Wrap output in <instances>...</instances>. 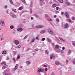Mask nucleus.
<instances>
[{"label": "nucleus", "mask_w": 75, "mask_h": 75, "mask_svg": "<svg viewBox=\"0 0 75 75\" xmlns=\"http://www.w3.org/2000/svg\"><path fill=\"white\" fill-rule=\"evenodd\" d=\"M14 43L16 45H18L19 44V42L17 40H15Z\"/></svg>", "instance_id": "423d86ee"}, {"label": "nucleus", "mask_w": 75, "mask_h": 75, "mask_svg": "<svg viewBox=\"0 0 75 75\" xmlns=\"http://www.w3.org/2000/svg\"><path fill=\"white\" fill-rule=\"evenodd\" d=\"M41 68H39L38 69V72H41Z\"/></svg>", "instance_id": "6ab92c4d"}, {"label": "nucleus", "mask_w": 75, "mask_h": 75, "mask_svg": "<svg viewBox=\"0 0 75 75\" xmlns=\"http://www.w3.org/2000/svg\"><path fill=\"white\" fill-rule=\"evenodd\" d=\"M54 18H56V17H57V16L54 15Z\"/></svg>", "instance_id": "13d9d810"}, {"label": "nucleus", "mask_w": 75, "mask_h": 75, "mask_svg": "<svg viewBox=\"0 0 75 75\" xmlns=\"http://www.w3.org/2000/svg\"><path fill=\"white\" fill-rule=\"evenodd\" d=\"M10 28L11 30H13L14 29V26L13 25H11L10 26Z\"/></svg>", "instance_id": "dca6fc26"}, {"label": "nucleus", "mask_w": 75, "mask_h": 75, "mask_svg": "<svg viewBox=\"0 0 75 75\" xmlns=\"http://www.w3.org/2000/svg\"><path fill=\"white\" fill-rule=\"evenodd\" d=\"M59 39H60V40H61V41H64H64H65V40H63V39H62V38H59Z\"/></svg>", "instance_id": "bb28decb"}, {"label": "nucleus", "mask_w": 75, "mask_h": 75, "mask_svg": "<svg viewBox=\"0 0 75 75\" xmlns=\"http://www.w3.org/2000/svg\"><path fill=\"white\" fill-rule=\"evenodd\" d=\"M35 50L36 51H38V49H35Z\"/></svg>", "instance_id": "603ef678"}, {"label": "nucleus", "mask_w": 75, "mask_h": 75, "mask_svg": "<svg viewBox=\"0 0 75 75\" xmlns=\"http://www.w3.org/2000/svg\"><path fill=\"white\" fill-rule=\"evenodd\" d=\"M69 62V61L68 60H67L66 61V64H68Z\"/></svg>", "instance_id": "de8ad7c7"}, {"label": "nucleus", "mask_w": 75, "mask_h": 75, "mask_svg": "<svg viewBox=\"0 0 75 75\" xmlns=\"http://www.w3.org/2000/svg\"><path fill=\"white\" fill-rule=\"evenodd\" d=\"M23 30V29L22 28H18V31H22Z\"/></svg>", "instance_id": "9d476101"}, {"label": "nucleus", "mask_w": 75, "mask_h": 75, "mask_svg": "<svg viewBox=\"0 0 75 75\" xmlns=\"http://www.w3.org/2000/svg\"><path fill=\"white\" fill-rule=\"evenodd\" d=\"M47 70H48V69H47V68H45V71H47Z\"/></svg>", "instance_id": "c03bdc74"}, {"label": "nucleus", "mask_w": 75, "mask_h": 75, "mask_svg": "<svg viewBox=\"0 0 75 75\" xmlns=\"http://www.w3.org/2000/svg\"><path fill=\"white\" fill-rule=\"evenodd\" d=\"M34 16L35 17H36V18H38L40 17V16H39V15L36 14H35Z\"/></svg>", "instance_id": "1a4fd4ad"}, {"label": "nucleus", "mask_w": 75, "mask_h": 75, "mask_svg": "<svg viewBox=\"0 0 75 75\" xmlns=\"http://www.w3.org/2000/svg\"><path fill=\"white\" fill-rule=\"evenodd\" d=\"M64 13V12H61V13L62 15H63V14H64V13Z\"/></svg>", "instance_id": "864d4df0"}, {"label": "nucleus", "mask_w": 75, "mask_h": 75, "mask_svg": "<svg viewBox=\"0 0 75 75\" xmlns=\"http://www.w3.org/2000/svg\"><path fill=\"white\" fill-rule=\"evenodd\" d=\"M20 47H21V46L20 45L18 46H17V47L18 48H20Z\"/></svg>", "instance_id": "f704fd0d"}, {"label": "nucleus", "mask_w": 75, "mask_h": 75, "mask_svg": "<svg viewBox=\"0 0 75 75\" xmlns=\"http://www.w3.org/2000/svg\"><path fill=\"white\" fill-rule=\"evenodd\" d=\"M12 16L14 18H16V15H15L14 14H13L12 15Z\"/></svg>", "instance_id": "4be33fe9"}, {"label": "nucleus", "mask_w": 75, "mask_h": 75, "mask_svg": "<svg viewBox=\"0 0 75 75\" xmlns=\"http://www.w3.org/2000/svg\"><path fill=\"white\" fill-rule=\"evenodd\" d=\"M28 50H27V51L29 50H30V48H29L28 49Z\"/></svg>", "instance_id": "774afa93"}, {"label": "nucleus", "mask_w": 75, "mask_h": 75, "mask_svg": "<svg viewBox=\"0 0 75 75\" xmlns=\"http://www.w3.org/2000/svg\"><path fill=\"white\" fill-rule=\"evenodd\" d=\"M7 6H5V8H7Z\"/></svg>", "instance_id": "4d7b16f0"}, {"label": "nucleus", "mask_w": 75, "mask_h": 75, "mask_svg": "<svg viewBox=\"0 0 75 75\" xmlns=\"http://www.w3.org/2000/svg\"><path fill=\"white\" fill-rule=\"evenodd\" d=\"M6 66H4L3 67V68L4 69H5V68H6Z\"/></svg>", "instance_id": "ea45409f"}, {"label": "nucleus", "mask_w": 75, "mask_h": 75, "mask_svg": "<svg viewBox=\"0 0 75 75\" xmlns=\"http://www.w3.org/2000/svg\"><path fill=\"white\" fill-rule=\"evenodd\" d=\"M52 58H53L54 59L55 58V56H53V55L52 54L50 55V59H52Z\"/></svg>", "instance_id": "0eeeda50"}, {"label": "nucleus", "mask_w": 75, "mask_h": 75, "mask_svg": "<svg viewBox=\"0 0 75 75\" xmlns=\"http://www.w3.org/2000/svg\"><path fill=\"white\" fill-rule=\"evenodd\" d=\"M13 61H15V59L14 58H13Z\"/></svg>", "instance_id": "052dcab7"}, {"label": "nucleus", "mask_w": 75, "mask_h": 75, "mask_svg": "<svg viewBox=\"0 0 75 75\" xmlns=\"http://www.w3.org/2000/svg\"><path fill=\"white\" fill-rule=\"evenodd\" d=\"M6 53H7V52H6V51H4L3 52H2V54H6Z\"/></svg>", "instance_id": "4468645a"}, {"label": "nucleus", "mask_w": 75, "mask_h": 75, "mask_svg": "<svg viewBox=\"0 0 75 75\" xmlns=\"http://www.w3.org/2000/svg\"><path fill=\"white\" fill-rule=\"evenodd\" d=\"M23 7H20L19 8V10H22V9H23Z\"/></svg>", "instance_id": "c9c22d12"}, {"label": "nucleus", "mask_w": 75, "mask_h": 75, "mask_svg": "<svg viewBox=\"0 0 75 75\" xmlns=\"http://www.w3.org/2000/svg\"><path fill=\"white\" fill-rule=\"evenodd\" d=\"M65 16L67 18H69V13H68L67 12L65 13Z\"/></svg>", "instance_id": "39448f33"}, {"label": "nucleus", "mask_w": 75, "mask_h": 75, "mask_svg": "<svg viewBox=\"0 0 75 75\" xmlns=\"http://www.w3.org/2000/svg\"><path fill=\"white\" fill-rule=\"evenodd\" d=\"M62 50H65V47H63L62 48Z\"/></svg>", "instance_id": "3c124183"}, {"label": "nucleus", "mask_w": 75, "mask_h": 75, "mask_svg": "<svg viewBox=\"0 0 75 75\" xmlns=\"http://www.w3.org/2000/svg\"><path fill=\"white\" fill-rule=\"evenodd\" d=\"M30 13H33V11L32 10L31 8L30 9Z\"/></svg>", "instance_id": "cd10ccee"}, {"label": "nucleus", "mask_w": 75, "mask_h": 75, "mask_svg": "<svg viewBox=\"0 0 75 75\" xmlns=\"http://www.w3.org/2000/svg\"><path fill=\"white\" fill-rule=\"evenodd\" d=\"M72 19L73 20H75V18L74 17H73L72 18Z\"/></svg>", "instance_id": "8fccbe9b"}, {"label": "nucleus", "mask_w": 75, "mask_h": 75, "mask_svg": "<svg viewBox=\"0 0 75 75\" xmlns=\"http://www.w3.org/2000/svg\"><path fill=\"white\" fill-rule=\"evenodd\" d=\"M30 18H31V20H33V17H31Z\"/></svg>", "instance_id": "bf43d9fd"}, {"label": "nucleus", "mask_w": 75, "mask_h": 75, "mask_svg": "<svg viewBox=\"0 0 75 75\" xmlns=\"http://www.w3.org/2000/svg\"><path fill=\"white\" fill-rule=\"evenodd\" d=\"M3 64H4V65H6V62H3L1 64V65H3Z\"/></svg>", "instance_id": "f3484780"}, {"label": "nucleus", "mask_w": 75, "mask_h": 75, "mask_svg": "<svg viewBox=\"0 0 75 75\" xmlns=\"http://www.w3.org/2000/svg\"><path fill=\"white\" fill-rule=\"evenodd\" d=\"M64 27L65 28H68V27H69V25H68V23H66L64 26Z\"/></svg>", "instance_id": "7ed1b4c3"}, {"label": "nucleus", "mask_w": 75, "mask_h": 75, "mask_svg": "<svg viewBox=\"0 0 75 75\" xmlns=\"http://www.w3.org/2000/svg\"><path fill=\"white\" fill-rule=\"evenodd\" d=\"M66 4L67 5V6H69V5H70V4L68 2H66Z\"/></svg>", "instance_id": "412c9836"}, {"label": "nucleus", "mask_w": 75, "mask_h": 75, "mask_svg": "<svg viewBox=\"0 0 75 75\" xmlns=\"http://www.w3.org/2000/svg\"><path fill=\"white\" fill-rule=\"evenodd\" d=\"M50 4H52V2H50Z\"/></svg>", "instance_id": "338daca9"}, {"label": "nucleus", "mask_w": 75, "mask_h": 75, "mask_svg": "<svg viewBox=\"0 0 75 75\" xmlns=\"http://www.w3.org/2000/svg\"><path fill=\"white\" fill-rule=\"evenodd\" d=\"M56 12L57 13H59V11H57Z\"/></svg>", "instance_id": "680f3d73"}, {"label": "nucleus", "mask_w": 75, "mask_h": 75, "mask_svg": "<svg viewBox=\"0 0 75 75\" xmlns=\"http://www.w3.org/2000/svg\"><path fill=\"white\" fill-rule=\"evenodd\" d=\"M36 28H42V26L41 25H37L35 26Z\"/></svg>", "instance_id": "20e7f679"}, {"label": "nucleus", "mask_w": 75, "mask_h": 75, "mask_svg": "<svg viewBox=\"0 0 75 75\" xmlns=\"http://www.w3.org/2000/svg\"><path fill=\"white\" fill-rule=\"evenodd\" d=\"M47 30L48 31L49 33H50V34H52L53 33V31H52V29L50 28L48 29Z\"/></svg>", "instance_id": "f03ea898"}, {"label": "nucleus", "mask_w": 75, "mask_h": 75, "mask_svg": "<svg viewBox=\"0 0 75 75\" xmlns=\"http://www.w3.org/2000/svg\"><path fill=\"white\" fill-rule=\"evenodd\" d=\"M47 41L48 42H51V40L49 38L47 39Z\"/></svg>", "instance_id": "b1692460"}, {"label": "nucleus", "mask_w": 75, "mask_h": 75, "mask_svg": "<svg viewBox=\"0 0 75 75\" xmlns=\"http://www.w3.org/2000/svg\"><path fill=\"white\" fill-rule=\"evenodd\" d=\"M56 20L57 22H59V19H58V18H57L56 19Z\"/></svg>", "instance_id": "4c0bfd02"}, {"label": "nucleus", "mask_w": 75, "mask_h": 75, "mask_svg": "<svg viewBox=\"0 0 75 75\" xmlns=\"http://www.w3.org/2000/svg\"><path fill=\"white\" fill-rule=\"evenodd\" d=\"M35 38H33L31 40L32 42H34L35 41Z\"/></svg>", "instance_id": "f8f14e48"}, {"label": "nucleus", "mask_w": 75, "mask_h": 75, "mask_svg": "<svg viewBox=\"0 0 75 75\" xmlns=\"http://www.w3.org/2000/svg\"><path fill=\"white\" fill-rule=\"evenodd\" d=\"M5 75H10V74H5Z\"/></svg>", "instance_id": "e2e57ef3"}, {"label": "nucleus", "mask_w": 75, "mask_h": 75, "mask_svg": "<svg viewBox=\"0 0 75 75\" xmlns=\"http://www.w3.org/2000/svg\"><path fill=\"white\" fill-rule=\"evenodd\" d=\"M59 52H63V50H58Z\"/></svg>", "instance_id": "393cba45"}, {"label": "nucleus", "mask_w": 75, "mask_h": 75, "mask_svg": "<svg viewBox=\"0 0 75 75\" xmlns=\"http://www.w3.org/2000/svg\"><path fill=\"white\" fill-rule=\"evenodd\" d=\"M55 64L57 65H59V62H55Z\"/></svg>", "instance_id": "ddd939ff"}, {"label": "nucleus", "mask_w": 75, "mask_h": 75, "mask_svg": "<svg viewBox=\"0 0 75 75\" xmlns=\"http://www.w3.org/2000/svg\"><path fill=\"white\" fill-rule=\"evenodd\" d=\"M56 10H58L59 9V7H57L56 8Z\"/></svg>", "instance_id": "09e8293b"}, {"label": "nucleus", "mask_w": 75, "mask_h": 75, "mask_svg": "<svg viewBox=\"0 0 75 75\" xmlns=\"http://www.w3.org/2000/svg\"><path fill=\"white\" fill-rule=\"evenodd\" d=\"M40 6H42V2H40Z\"/></svg>", "instance_id": "c85d7f7f"}, {"label": "nucleus", "mask_w": 75, "mask_h": 75, "mask_svg": "<svg viewBox=\"0 0 75 75\" xmlns=\"http://www.w3.org/2000/svg\"><path fill=\"white\" fill-rule=\"evenodd\" d=\"M5 25L4 22L3 21H0V25L1 26H4Z\"/></svg>", "instance_id": "f257e3e1"}, {"label": "nucleus", "mask_w": 75, "mask_h": 75, "mask_svg": "<svg viewBox=\"0 0 75 75\" xmlns=\"http://www.w3.org/2000/svg\"><path fill=\"white\" fill-rule=\"evenodd\" d=\"M45 40V38H44L42 39L41 40L42 41H44Z\"/></svg>", "instance_id": "7c9ffc66"}, {"label": "nucleus", "mask_w": 75, "mask_h": 75, "mask_svg": "<svg viewBox=\"0 0 75 75\" xmlns=\"http://www.w3.org/2000/svg\"><path fill=\"white\" fill-rule=\"evenodd\" d=\"M18 67V64H16L15 66V67L14 69V70H16L17 69V68Z\"/></svg>", "instance_id": "6e6552de"}, {"label": "nucleus", "mask_w": 75, "mask_h": 75, "mask_svg": "<svg viewBox=\"0 0 75 75\" xmlns=\"http://www.w3.org/2000/svg\"><path fill=\"white\" fill-rule=\"evenodd\" d=\"M73 64H75V62L74 61L73 62Z\"/></svg>", "instance_id": "5fc2aeb1"}, {"label": "nucleus", "mask_w": 75, "mask_h": 75, "mask_svg": "<svg viewBox=\"0 0 75 75\" xmlns=\"http://www.w3.org/2000/svg\"><path fill=\"white\" fill-rule=\"evenodd\" d=\"M10 3H11V4H13V1H12V0H10Z\"/></svg>", "instance_id": "a878e982"}, {"label": "nucleus", "mask_w": 75, "mask_h": 75, "mask_svg": "<svg viewBox=\"0 0 75 75\" xmlns=\"http://www.w3.org/2000/svg\"><path fill=\"white\" fill-rule=\"evenodd\" d=\"M21 1L23 4H25V3H26L25 0H21Z\"/></svg>", "instance_id": "2eb2a0df"}, {"label": "nucleus", "mask_w": 75, "mask_h": 75, "mask_svg": "<svg viewBox=\"0 0 75 75\" xmlns=\"http://www.w3.org/2000/svg\"><path fill=\"white\" fill-rule=\"evenodd\" d=\"M46 52L47 53V54H48V51L47 50L46 51Z\"/></svg>", "instance_id": "49530a36"}, {"label": "nucleus", "mask_w": 75, "mask_h": 75, "mask_svg": "<svg viewBox=\"0 0 75 75\" xmlns=\"http://www.w3.org/2000/svg\"><path fill=\"white\" fill-rule=\"evenodd\" d=\"M30 63L28 61L26 62V64H27V65H29V64H30Z\"/></svg>", "instance_id": "5701e85b"}, {"label": "nucleus", "mask_w": 75, "mask_h": 75, "mask_svg": "<svg viewBox=\"0 0 75 75\" xmlns=\"http://www.w3.org/2000/svg\"><path fill=\"white\" fill-rule=\"evenodd\" d=\"M27 36H26L24 38V39H27Z\"/></svg>", "instance_id": "a19ab883"}, {"label": "nucleus", "mask_w": 75, "mask_h": 75, "mask_svg": "<svg viewBox=\"0 0 75 75\" xmlns=\"http://www.w3.org/2000/svg\"><path fill=\"white\" fill-rule=\"evenodd\" d=\"M55 47L57 48H59V45H55Z\"/></svg>", "instance_id": "c756f323"}, {"label": "nucleus", "mask_w": 75, "mask_h": 75, "mask_svg": "<svg viewBox=\"0 0 75 75\" xmlns=\"http://www.w3.org/2000/svg\"><path fill=\"white\" fill-rule=\"evenodd\" d=\"M68 20L69 23H71V21L70 19H68Z\"/></svg>", "instance_id": "79ce46f5"}, {"label": "nucleus", "mask_w": 75, "mask_h": 75, "mask_svg": "<svg viewBox=\"0 0 75 75\" xmlns=\"http://www.w3.org/2000/svg\"><path fill=\"white\" fill-rule=\"evenodd\" d=\"M6 13H7V14H8V11H7L6 12Z\"/></svg>", "instance_id": "69168bd1"}, {"label": "nucleus", "mask_w": 75, "mask_h": 75, "mask_svg": "<svg viewBox=\"0 0 75 75\" xmlns=\"http://www.w3.org/2000/svg\"><path fill=\"white\" fill-rule=\"evenodd\" d=\"M49 21H52V19H49Z\"/></svg>", "instance_id": "a18cd8bd"}, {"label": "nucleus", "mask_w": 75, "mask_h": 75, "mask_svg": "<svg viewBox=\"0 0 75 75\" xmlns=\"http://www.w3.org/2000/svg\"><path fill=\"white\" fill-rule=\"evenodd\" d=\"M52 8H54V7H57V5L55 4H54L52 5Z\"/></svg>", "instance_id": "9b49d317"}, {"label": "nucleus", "mask_w": 75, "mask_h": 75, "mask_svg": "<svg viewBox=\"0 0 75 75\" xmlns=\"http://www.w3.org/2000/svg\"><path fill=\"white\" fill-rule=\"evenodd\" d=\"M43 67H47V66L46 65H44Z\"/></svg>", "instance_id": "58836bf2"}, {"label": "nucleus", "mask_w": 75, "mask_h": 75, "mask_svg": "<svg viewBox=\"0 0 75 75\" xmlns=\"http://www.w3.org/2000/svg\"><path fill=\"white\" fill-rule=\"evenodd\" d=\"M20 56L19 55H18L17 57V59H20Z\"/></svg>", "instance_id": "72a5a7b5"}, {"label": "nucleus", "mask_w": 75, "mask_h": 75, "mask_svg": "<svg viewBox=\"0 0 75 75\" xmlns=\"http://www.w3.org/2000/svg\"><path fill=\"white\" fill-rule=\"evenodd\" d=\"M58 1L60 3H63V0H59Z\"/></svg>", "instance_id": "aec40b11"}, {"label": "nucleus", "mask_w": 75, "mask_h": 75, "mask_svg": "<svg viewBox=\"0 0 75 75\" xmlns=\"http://www.w3.org/2000/svg\"><path fill=\"white\" fill-rule=\"evenodd\" d=\"M9 59H10V58H9V57H7V60H8Z\"/></svg>", "instance_id": "6e6d98bb"}, {"label": "nucleus", "mask_w": 75, "mask_h": 75, "mask_svg": "<svg viewBox=\"0 0 75 75\" xmlns=\"http://www.w3.org/2000/svg\"><path fill=\"white\" fill-rule=\"evenodd\" d=\"M36 40H39V38L38 37H37L36 38Z\"/></svg>", "instance_id": "37998d69"}, {"label": "nucleus", "mask_w": 75, "mask_h": 75, "mask_svg": "<svg viewBox=\"0 0 75 75\" xmlns=\"http://www.w3.org/2000/svg\"><path fill=\"white\" fill-rule=\"evenodd\" d=\"M13 11H14V12H16V9H13Z\"/></svg>", "instance_id": "e433bc0d"}, {"label": "nucleus", "mask_w": 75, "mask_h": 75, "mask_svg": "<svg viewBox=\"0 0 75 75\" xmlns=\"http://www.w3.org/2000/svg\"><path fill=\"white\" fill-rule=\"evenodd\" d=\"M71 52V51L70 50H69L68 51V54H70Z\"/></svg>", "instance_id": "2f4dec72"}, {"label": "nucleus", "mask_w": 75, "mask_h": 75, "mask_svg": "<svg viewBox=\"0 0 75 75\" xmlns=\"http://www.w3.org/2000/svg\"><path fill=\"white\" fill-rule=\"evenodd\" d=\"M44 69H41V71H40V72H43V71H44Z\"/></svg>", "instance_id": "473e14b6"}, {"label": "nucleus", "mask_w": 75, "mask_h": 75, "mask_svg": "<svg viewBox=\"0 0 75 75\" xmlns=\"http://www.w3.org/2000/svg\"><path fill=\"white\" fill-rule=\"evenodd\" d=\"M73 45H74V46H75V43H73Z\"/></svg>", "instance_id": "0e129e2a"}, {"label": "nucleus", "mask_w": 75, "mask_h": 75, "mask_svg": "<svg viewBox=\"0 0 75 75\" xmlns=\"http://www.w3.org/2000/svg\"><path fill=\"white\" fill-rule=\"evenodd\" d=\"M45 32V31L44 30H42L40 32L41 34H43Z\"/></svg>", "instance_id": "a211bd4d"}]
</instances>
